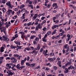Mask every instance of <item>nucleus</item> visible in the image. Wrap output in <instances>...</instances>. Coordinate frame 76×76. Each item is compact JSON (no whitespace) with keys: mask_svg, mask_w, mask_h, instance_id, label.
I'll use <instances>...</instances> for the list:
<instances>
[{"mask_svg":"<svg viewBox=\"0 0 76 76\" xmlns=\"http://www.w3.org/2000/svg\"><path fill=\"white\" fill-rule=\"evenodd\" d=\"M4 25H5V28H8L9 26H10V21H9L8 22H7L4 23Z\"/></svg>","mask_w":76,"mask_h":76,"instance_id":"obj_1","label":"nucleus"},{"mask_svg":"<svg viewBox=\"0 0 76 76\" xmlns=\"http://www.w3.org/2000/svg\"><path fill=\"white\" fill-rule=\"evenodd\" d=\"M6 29V27H5L4 26H2L0 27V30L1 32H3L4 31H5Z\"/></svg>","mask_w":76,"mask_h":76,"instance_id":"obj_2","label":"nucleus"},{"mask_svg":"<svg viewBox=\"0 0 76 76\" xmlns=\"http://www.w3.org/2000/svg\"><path fill=\"white\" fill-rule=\"evenodd\" d=\"M14 57H17V59L18 60H20V58H22V56H19L18 54H15L14 55Z\"/></svg>","mask_w":76,"mask_h":76,"instance_id":"obj_3","label":"nucleus"},{"mask_svg":"<svg viewBox=\"0 0 76 76\" xmlns=\"http://www.w3.org/2000/svg\"><path fill=\"white\" fill-rule=\"evenodd\" d=\"M26 58H25L24 60H22L21 61V65H23V64H24V63H25V61H26Z\"/></svg>","mask_w":76,"mask_h":76,"instance_id":"obj_4","label":"nucleus"},{"mask_svg":"<svg viewBox=\"0 0 76 76\" xmlns=\"http://www.w3.org/2000/svg\"><path fill=\"white\" fill-rule=\"evenodd\" d=\"M3 37L4 39H5L4 40H6V42H7H7H8V41H9V39L7 37H5V36H3Z\"/></svg>","mask_w":76,"mask_h":76,"instance_id":"obj_5","label":"nucleus"},{"mask_svg":"<svg viewBox=\"0 0 76 76\" xmlns=\"http://www.w3.org/2000/svg\"><path fill=\"white\" fill-rule=\"evenodd\" d=\"M68 69L69 70H70V69H74V70H76V68L71 65L68 68Z\"/></svg>","mask_w":76,"mask_h":76,"instance_id":"obj_6","label":"nucleus"},{"mask_svg":"<svg viewBox=\"0 0 76 76\" xmlns=\"http://www.w3.org/2000/svg\"><path fill=\"white\" fill-rule=\"evenodd\" d=\"M38 16V15L37 14H35L34 16L33 17V18L32 19V20H35L37 18V16Z\"/></svg>","mask_w":76,"mask_h":76,"instance_id":"obj_7","label":"nucleus"},{"mask_svg":"<svg viewBox=\"0 0 76 76\" xmlns=\"http://www.w3.org/2000/svg\"><path fill=\"white\" fill-rule=\"evenodd\" d=\"M7 73H8L9 75H12L13 74V73L12 72L11 70H8L7 71Z\"/></svg>","mask_w":76,"mask_h":76,"instance_id":"obj_8","label":"nucleus"},{"mask_svg":"<svg viewBox=\"0 0 76 76\" xmlns=\"http://www.w3.org/2000/svg\"><path fill=\"white\" fill-rule=\"evenodd\" d=\"M3 59H4V57H0V64H1L2 63Z\"/></svg>","mask_w":76,"mask_h":76,"instance_id":"obj_9","label":"nucleus"},{"mask_svg":"<svg viewBox=\"0 0 76 76\" xmlns=\"http://www.w3.org/2000/svg\"><path fill=\"white\" fill-rule=\"evenodd\" d=\"M20 65L18 64V65L16 66V68H17V69L18 70H20Z\"/></svg>","mask_w":76,"mask_h":76,"instance_id":"obj_10","label":"nucleus"},{"mask_svg":"<svg viewBox=\"0 0 76 76\" xmlns=\"http://www.w3.org/2000/svg\"><path fill=\"white\" fill-rule=\"evenodd\" d=\"M57 27H58V25H54L52 27V29H54L56 28Z\"/></svg>","mask_w":76,"mask_h":76,"instance_id":"obj_11","label":"nucleus"},{"mask_svg":"<svg viewBox=\"0 0 76 76\" xmlns=\"http://www.w3.org/2000/svg\"><path fill=\"white\" fill-rule=\"evenodd\" d=\"M36 65V64H35V63H34L30 64V67H34V66H35Z\"/></svg>","mask_w":76,"mask_h":76,"instance_id":"obj_12","label":"nucleus"},{"mask_svg":"<svg viewBox=\"0 0 76 76\" xmlns=\"http://www.w3.org/2000/svg\"><path fill=\"white\" fill-rule=\"evenodd\" d=\"M6 66L7 67H9V69H10L11 68H12V67L11 66V65H10V64H7Z\"/></svg>","mask_w":76,"mask_h":76,"instance_id":"obj_13","label":"nucleus"},{"mask_svg":"<svg viewBox=\"0 0 76 76\" xmlns=\"http://www.w3.org/2000/svg\"><path fill=\"white\" fill-rule=\"evenodd\" d=\"M69 72V71L68 70V69L67 68H66L65 69V70L64 71V72L65 73H67Z\"/></svg>","mask_w":76,"mask_h":76,"instance_id":"obj_14","label":"nucleus"},{"mask_svg":"<svg viewBox=\"0 0 76 76\" xmlns=\"http://www.w3.org/2000/svg\"><path fill=\"white\" fill-rule=\"evenodd\" d=\"M35 37H36V36L32 35L31 36L30 39H34V38H35Z\"/></svg>","mask_w":76,"mask_h":76,"instance_id":"obj_15","label":"nucleus"},{"mask_svg":"<svg viewBox=\"0 0 76 76\" xmlns=\"http://www.w3.org/2000/svg\"><path fill=\"white\" fill-rule=\"evenodd\" d=\"M2 10L3 11V12L4 13L6 11V10L4 7H3L2 9Z\"/></svg>","mask_w":76,"mask_h":76,"instance_id":"obj_16","label":"nucleus"},{"mask_svg":"<svg viewBox=\"0 0 76 76\" xmlns=\"http://www.w3.org/2000/svg\"><path fill=\"white\" fill-rule=\"evenodd\" d=\"M41 47L40 46V45H38L37 47V49L38 51L39 50V49H40Z\"/></svg>","mask_w":76,"mask_h":76,"instance_id":"obj_17","label":"nucleus"},{"mask_svg":"<svg viewBox=\"0 0 76 76\" xmlns=\"http://www.w3.org/2000/svg\"><path fill=\"white\" fill-rule=\"evenodd\" d=\"M61 62L60 61H58V62L57 64L58 65H59V67H61Z\"/></svg>","mask_w":76,"mask_h":76,"instance_id":"obj_18","label":"nucleus"},{"mask_svg":"<svg viewBox=\"0 0 76 76\" xmlns=\"http://www.w3.org/2000/svg\"><path fill=\"white\" fill-rule=\"evenodd\" d=\"M11 4V3H10V1H8L6 4L7 6H9Z\"/></svg>","mask_w":76,"mask_h":76,"instance_id":"obj_19","label":"nucleus"},{"mask_svg":"<svg viewBox=\"0 0 76 76\" xmlns=\"http://www.w3.org/2000/svg\"><path fill=\"white\" fill-rule=\"evenodd\" d=\"M8 7L10 9H12L14 7V5H11V4L9 6H8Z\"/></svg>","mask_w":76,"mask_h":76,"instance_id":"obj_20","label":"nucleus"},{"mask_svg":"<svg viewBox=\"0 0 76 76\" xmlns=\"http://www.w3.org/2000/svg\"><path fill=\"white\" fill-rule=\"evenodd\" d=\"M6 1H7V0H2L1 1L2 3H3V4H5Z\"/></svg>","mask_w":76,"mask_h":76,"instance_id":"obj_21","label":"nucleus"},{"mask_svg":"<svg viewBox=\"0 0 76 76\" xmlns=\"http://www.w3.org/2000/svg\"><path fill=\"white\" fill-rule=\"evenodd\" d=\"M4 25V23L3 22H0V28H1V27H2V26Z\"/></svg>","mask_w":76,"mask_h":76,"instance_id":"obj_22","label":"nucleus"},{"mask_svg":"<svg viewBox=\"0 0 76 76\" xmlns=\"http://www.w3.org/2000/svg\"><path fill=\"white\" fill-rule=\"evenodd\" d=\"M53 22L55 23V24H57V23H58V22H59V20H54Z\"/></svg>","mask_w":76,"mask_h":76,"instance_id":"obj_23","label":"nucleus"},{"mask_svg":"<svg viewBox=\"0 0 76 76\" xmlns=\"http://www.w3.org/2000/svg\"><path fill=\"white\" fill-rule=\"evenodd\" d=\"M47 34L49 36L50 35H51V31H48L47 33Z\"/></svg>","mask_w":76,"mask_h":76,"instance_id":"obj_24","label":"nucleus"},{"mask_svg":"<svg viewBox=\"0 0 76 76\" xmlns=\"http://www.w3.org/2000/svg\"><path fill=\"white\" fill-rule=\"evenodd\" d=\"M31 23H32V22H29V23H27V25L28 26H31Z\"/></svg>","mask_w":76,"mask_h":76,"instance_id":"obj_25","label":"nucleus"},{"mask_svg":"<svg viewBox=\"0 0 76 76\" xmlns=\"http://www.w3.org/2000/svg\"><path fill=\"white\" fill-rule=\"evenodd\" d=\"M10 47H11V48H12V49H13V48L14 49H15V48H16L15 46H13L12 45H11Z\"/></svg>","mask_w":76,"mask_h":76,"instance_id":"obj_26","label":"nucleus"},{"mask_svg":"<svg viewBox=\"0 0 76 76\" xmlns=\"http://www.w3.org/2000/svg\"><path fill=\"white\" fill-rule=\"evenodd\" d=\"M53 69L55 70H57L58 69V67H57L56 66H53Z\"/></svg>","mask_w":76,"mask_h":76,"instance_id":"obj_27","label":"nucleus"},{"mask_svg":"<svg viewBox=\"0 0 76 76\" xmlns=\"http://www.w3.org/2000/svg\"><path fill=\"white\" fill-rule=\"evenodd\" d=\"M48 60H49V61H53V58H48Z\"/></svg>","mask_w":76,"mask_h":76,"instance_id":"obj_28","label":"nucleus"},{"mask_svg":"<svg viewBox=\"0 0 76 76\" xmlns=\"http://www.w3.org/2000/svg\"><path fill=\"white\" fill-rule=\"evenodd\" d=\"M24 7H25V5L24 4L21 5L20 7V9H22Z\"/></svg>","mask_w":76,"mask_h":76,"instance_id":"obj_29","label":"nucleus"},{"mask_svg":"<svg viewBox=\"0 0 76 76\" xmlns=\"http://www.w3.org/2000/svg\"><path fill=\"white\" fill-rule=\"evenodd\" d=\"M72 62L70 61L69 62H68V66H70V65H71V64H72Z\"/></svg>","mask_w":76,"mask_h":76,"instance_id":"obj_30","label":"nucleus"},{"mask_svg":"<svg viewBox=\"0 0 76 76\" xmlns=\"http://www.w3.org/2000/svg\"><path fill=\"white\" fill-rule=\"evenodd\" d=\"M57 3H54L53 4V7H55V6H57Z\"/></svg>","mask_w":76,"mask_h":76,"instance_id":"obj_31","label":"nucleus"},{"mask_svg":"<svg viewBox=\"0 0 76 76\" xmlns=\"http://www.w3.org/2000/svg\"><path fill=\"white\" fill-rule=\"evenodd\" d=\"M8 12L9 13H10L12 12V10H8Z\"/></svg>","mask_w":76,"mask_h":76,"instance_id":"obj_32","label":"nucleus"},{"mask_svg":"<svg viewBox=\"0 0 76 76\" xmlns=\"http://www.w3.org/2000/svg\"><path fill=\"white\" fill-rule=\"evenodd\" d=\"M39 39L38 37H36L35 39V40H36V41H38L39 40Z\"/></svg>","mask_w":76,"mask_h":76,"instance_id":"obj_33","label":"nucleus"},{"mask_svg":"<svg viewBox=\"0 0 76 76\" xmlns=\"http://www.w3.org/2000/svg\"><path fill=\"white\" fill-rule=\"evenodd\" d=\"M25 67V66H23L20 67V70H22V69H23V68H24Z\"/></svg>","mask_w":76,"mask_h":76,"instance_id":"obj_34","label":"nucleus"},{"mask_svg":"<svg viewBox=\"0 0 76 76\" xmlns=\"http://www.w3.org/2000/svg\"><path fill=\"white\" fill-rule=\"evenodd\" d=\"M17 14L18 16H19V15L20 14V10H19V11L17 12Z\"/></svg>","mask_w":76,"mask_h":76,"instance_id":"obj_35","label":"nucleus"},{"mask_svg":"<svg viewBox=\"0 0 76 76\" xmlns=\"http://www.w3.org/2000/svg\"><path fill=\"white\" fill-rule=\"evenodd\" d=\"M3 47H2L1 48V50H0V51H1V53H2V52H3L4 51V50L3 49Z\"/></svg>","mask_w":76,"mask_h":76,"instance_id":"obj_36","label":"nucleus"},{"mask_svg":"<svg viewBox=\"0 0 76 76\" xmlns=\"http://www.w3.org/2000/svg\"><path fill=\"white\" fill-rule=\"evenodd\" d=\"M39 29H42V26H37Z\"/></svg>","mask_w":76,"mask_h":76,"instance_id":"obj_37","label":"nucleus"},{"mask_svg":"<svg viewBox=\"0 0 76 76\" xmlns=\"http://www.w3.org/2000/svg\"><path fill=\"white\" fill-rule=\"evenodd\" d=\"M4 39H5L3 38V37H0V39L1 40H3V41H4Z\"/></svg>","mask_w":76,"mask_h":76,"instance_id":"obj_38","label":"nucleus"},{"mask_svg":"<svg viewBox=\"0 0 76 76\" xmlns=\"http://www.w3.org/2000/svg\"><path fill=\"white\" fill-rule=\"evenodd\" d=\"M11 60H16V58H15L14 57H13L11 58Z\"/></svg>","mask_w":76,"mask_h":76,"instance_id":"obj_39","label":"nucleus"},{"mask_svg":"<svg viewBox=\"0 0 76 76\" xmlns=\"http://www.w3.org/2000/svg\"><path fill=\"white\" fill-rule=\"evenodd\" d=\"M26 66H30V64L28 62H26Z\"/></svg>","mask_w":76,"mask_h":76,"instance_id":"obj_40","label":"nucleus"},{"mask_svg":"<svg viewBox=\"0 0 76 76\" xmlns=\"http://www.w3.org/2000/svg\"><path fill=\"white\" fill-rule=\"evenodd\" d=\"M66 36L65 35H63V36H62L61 37V39H63V38H64V37H66Z\"/></svg>","mask_w":76,"mask_h":76,"instance_id":"obj_41","label":"nucleus"},{"mask_svg":"<svg viewBox=\"0 0 76 76\" xmlns=\"http://www.w3.org/2000/svg\"><path fill=\"white\" fill-rule=\"evenodd\" d=\"M56 18H57V17H54L53 18V22H54V20H56Z\"/></svg>","mask_w":76,"mask_h":76,"instance_id":"obj_42","label":"nucleus"},{"mask_svg":"<svg viewBox=\"0 0 76 76\" xmlns=\"http://www.w3.org/2000/svg\"><path fill=\"white\" fill-rule=\"evenodd\" d=\"M70 37H71V35H70L69 34H67V38H70Z\"/></svg>","mask_w":76,"mask_h":76,"instance_id":"obj_43","label":"nucleus"},{"mask_svg":"<svg viewBox=\"0 0 76 76\" xmlns=\"http://www.w3.org/2000/svg\"><path fill=\"white\" fill-rule=\"evenodd\" d=\"M56 34V32L53 31L52 33V35H53L54 34Z\"/></svg>","mask_w":76,"mask_h":76,"instance_id":"obj_44","label":"nucleus"},{"mask_svg":"<svg viewBox=\"0 0 76 76\" xmlns=\"http://www.w3.org/2000/svg\"><path fill=\"white\" fill-rule=\"evenodd\" d=\"M19 23V22L18 21V20H16L15 22V25H16V24H18Z\"/></svg>","mask_w":76,"mask_h":76,"instance_id":"obj_45","label":"nucleus"},{"mask_svg":"<svg viewBox=\"0 0 76 76\" xmlns=\"http://www.w3.org/2000/svg\"><path fill=\"white\" fill-rule=\"evenodd\" d=\"M24 12H25V13H26V14H28L29 13L28 11L27 12V10H25Z\"/></svg>","mask_w":76,"mask_h":76,"instance_id":"obj_46","label":"nucleus"},{"mask_svg":"<svg viewBox=\"0 0 76 76\" xmlns=\"http://www.w3.org/2000/svg\"><path fill=\"white\" fill-rule=\"evenodd\" d=\"M67 47H68V44H67L65 45L64 46L65 48H67Z\"/></svg>","mask_w":76,"mask_h":76,"instance_id":"obj_47","label":"nucleus"},{"mask_svg":"<svg viewBox=\"0 0 76 76\" xmlns=\"http://www.w3.org/2000/svg\"><path fill=\"white\" fill-rule=\"evenodd\" d=\"M30 58V57L29 56H27V58H26V60L27 61H29V59Z\"/></svg>","mask_w":76,"mask_h":76,"instance_id":"obj_48","label":"nucleus"},{"mask_svg":"<svg viewBox=\"0 0 76 76\" xmlns=\"http://www.w3.org/2000/svg\"><path fill=\"white\" fill-rule=\"evenodd\" d=\"M54 55V53H50V56H53Z\"/></svg>","mask_w":76,"mask_h":76,"instance_id":"obj_49","label":"nucleus"},{"mask_svg":"<svg viewBox=\"0 0 76 76\" xmlns=\"http://www.w3.org/2000/svg\"><path fill=\"white\" fill-rule=\"evenodd\" d=\"M25 49H26L28 51H29L30 50V48H25Z\"/></svg>","mask_w":76,"mask_h":76,"instance_id":"obj_50","label":"nucleus"},{"mask_svg":"<svg viewBox=\"0 0 76 76\" xmlns=\"http://www.w3.org/2000/svg\"><path fill=\"white\" fill-rule=\"evenodd\" d=\"M46 29H47V28H46L45 27L43 28L42 30H43V31H45Z\"/></svg>","mask_w":76,"mask_h":76,"instance_id":"obj_51","label":"nucleus"},{"mask_svg":"<svg viewBox=\"0 0 76 76\" xmlns=\"http://www.w3.org/2000/svg\"><path fill=\"white\" fill-rule=\"evenodd\" d=\"M43 42H47V40L43 38Z\"/></svg>","mask_w":76,"mask_h":76,"instance_id":"obj_52","label":"nucleus"},{"mask_svg":"<svg viewBox=\"0 0 76 76\" xmlns=\"http://www.w3.org/2000/svg\"><path fill=\"white\" fill-rule=\"evenodd\" d=\"M45 18V17H42L41 18V20H44Z\"/></svg>","mask_w":76,"mask_h":76,"instance_id":"obj_53","label":"nucleus"},{"mask_svg":"<svg viewBox=\"0 0 76 76\" xmlns=\"http://www.w3.org/2000/svg\"><path fill=\"white\" fill-rule=\"evenodd\" d=\"M58 76H64V74H60L58 75Z\"/></svg>","mask_w":76,"mask_h":76,"instance_id":"obj_54","label":"nucleus"},{"mask_svg":"<svg viewBox=\"0 0 76 76\" xmlns=\"http://www.w3.org/2000/svg\"><path fill=\"white\" fill-rule=\"evenodd\" d=\"M62 42V40H60L58 41V43H61Z\"/></svg>","mask_w":76,"mask_h":76,"instance_id":"obj_55","label":"nucleus"},{"mask_svg":"<svg viewBox=\"0 0 76 76\" xmlns=\"http://www.w3.org/2000/svg\"><path fill=\"white\" fill-rule=\"evenodd\" d=\"M50 70V68H48V67L46 68V69H45L46 70H47L48 71V70Z\"/></svg>","mask_w":76,"mask_h":76,"instance_id":"obj_56","label":"nucleus"},{"mask_svg":"<svg viewBox=\"0 0 76 76\" xmlns=\"http://www.w3.org/2000/svg\"><path fill=\"white\" fill-rule=\"evenodd\" d=\"M39 19H36V20H35V22H39Z\"/></svg>","mask_w":76,"mask_h":76,"instance_id":"obj_57","label":"nucleus"},{"mask_svg":"<svg viewBox=\"0 0 76 76\" xmlns=\"http://www.w3.org/2000/svg\"><path fill=\"white\" fill-rule=\"evenodd\" d=\"M21 19H25V16H23L22 15L21 17Z\"/></svg>","mask_w":76,"mask_h":76,"instance_id":"obj_58","label":"nucleus"},{"mask_svg":"<svg viewBox=\"0 0 76 76\" xmlns=\"http://www.w3.org/2000/svg\"><path fill=\"white\" fill-rule=\"evenodd\" d=\"M10 58L9 57H7L6 58V60H10Z\"/></svg>","mask_w":76,"mask_h":76,"instance_id":"obj_59","label":"nucleus"},{"mask_svg":"<svg viewBox=\"0 0 76 76\" xmlns=\"http://www.w3.org/2000/svg\"><path fill=\"white\" fill-rule=\"evenodd\" d=\"M31 33H32V34H33L34 33V34H36V32L35 31H31Z\"/></svg>","mask_w":76,"mask_h":76,"instance_id":"obj_60","label":"nucleus"},{"mask_svg":"<svg viewBox=\"0 0 76 76\" xmlns=\"http://www.w3.org/2000/svg\"><path fill=\"white\" fill-rule=\"evenodd\" d=\"M33 44H34V45H35V44H37V42H36V41H33Z\"/></svg>","mask_w":76,"mask_h":76,"instance_id":"obj_61","label":"nucleus"},{"mask_svg":"<svg viewBox=\"0 0 76 76\" xmlns=\"http://www.w3.org/2000/svg\"><path fill=\"white\" fill-rule=\"evenodd\" d=\"M7 17H6L4 19V21L5 22H6V21H7Z\"/></svg>","mask_w":76,"mask_h":76,"instance_id":"obj_62","label":"nucleus"},{"mask_svg":"<svg viewBox=\"0 0 76 76\" xmlns=\"http://www.w3.org/2000/svg\"><path fill=\"white\" fill-rule=\"evenodd\" d=\"M26 10V9L25 8H23L22 10H21V12H24L25 10Z\"/></svg>","mask_w":76,"mask_h":76,"instance_id":"obj_63","label":"nucleus"},{"mask_svg":"<svg viewBox=\"0 0 76 76\" xmlns=\"http://www.w3.org/2000/svg\"><path fill=\"white\" fill-rule=\"evenodd\" d=\"M16 18H17V15H16L15 16L12 18V19H16Z\"/></svg>","mask_w":76,"mask_h":76,"instance_id":"obj_64","label":"nucleus"}]
</instances>
